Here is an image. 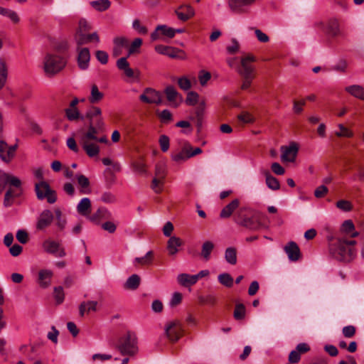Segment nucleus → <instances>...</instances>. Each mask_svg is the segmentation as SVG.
<instances>
[{
    "mask_svg": "<svg viewBox=\"0 0 364 364\" xmlns=\"http://www.w3.org/2000/svg\"><path fill=\"white\" fill-rule=\"evenodd\" d=\"M233 220L236 224L249 230H255L259 228L256 213L248 206L239 208L234 214Z\"/></svg>",
    "mask_w": 364,
    "mask_h": 364,
    "instance_id": "1",
    "label": "nucleus"
},
{
    "mask_svg": "<svg viewBox=\"0 0 364 364\" xmlns=\"http://www.w3.org/2000/svg\"><path fill=\"white\" fill-rule=\"evenodd\" d=\"M116 348L122 355L135 356L139 352L136 333L134 331H128L119 339Z\"/></svg>",
    "mask_w": 364,
    "mask_h": 364,
    "instance_id": "2",
    "label": "nucleus"
},
{
    "mask_svg": "<svg viewBox=\"0 0 364 364\" xmlns=\"http://www.w3.org/2000/svg\"><path fill=\"white\" fill-rule=\"evenodd\" d=\"M329 252L331 255L338 261L348 262L355 255L354 248H348L346 242L343 239H338L331 243L329 246Z\"/></svg>",
    "mask_w": 364,
    "mask_h": 364,
    "instance_id": "3",
    "label": "nucleus"
},
{
    "mask_svg": "<svg viewBox=\"0 0 364 364\" xmlns=\"http://www.w3.org/2000/svg\"><path fill=\"white\" fill-rule=\"evenodd\" d=\"M65 59L58 55L48 54L43 60V69L48 76H53L60 72L66 65Z\"/></svg>",
    "mask_w": 364,
    "mask_h": 364,
    "instance_id": "4",
    "label": "nucleus"
},
{
    "mask_svg": "<svg viewBox=\"0 0 364 364\" xmlns=\"http://www.w3.org/2000/svg\"><path fill=\"white\" fill-rule=\"evenodd\" d=\"M35 191L38 200L46 199L50 204L55 203L57 200L56 192L51 189L49 184L45 181L36 183Z\"/></svg>",
    "mask_w": 364,
    "mask_h": 364,
    "instance_id": "5",
    "label": "nucleus"
},
{
    "mask_svg": "<svg viewBox=\"0 0 364 364\" xmlns=\"http://www.w3.org/2000/svg\"><path fill=\"white\" fill-rule=\"evenodd\" d=\"M183 328L178 320L169 321L164 326V335L171 343L177 342L183 336Z\"/></svg>",
    "mask_w": 364,
    "mask_h": 364,
    "instance_id": "6",
    "label": "nucleus"
},
{
    "mask_svg": "<svg viewBox=\"0 0 364 364\" xmlns=\"http://www.w3.org/2000/svg\"><path fill=\"white\" fill-rule=\"evenodd\" d=\"M103 119H99L95 122H90L88 129L80 137V141H95L97 134L104 128Z\"/></svg>",
    "mask_w": 364,
    "mask_h": 364,
    "instance_id": "7",
    "label": "nucleus"
},
{
    "mask_svg": "<svg viewBox=\"0 0 364 364\" xmlns=\"http://www.w3.org/2000/svg\"><path fill=\"white\" fill-rule=\"evenodd\" d=\"M257 0H228V5L231 11L242 14L249 11L250 8Z\"/></svg>",
    "mask_w": 364,
    "mask_h": 364,
    "instance_id": "8",
    "label": "nucleus"
},
{
    "mask_svg": "<svg viewBox=\"0 0 364 364\" xmlns=\"http://www.w3.org/2000/svg\"><path fill=\"white\" fill-rule=\"evenodd\" d=\"M42 246L45 252L55 257H63L66 255L64 248L60 247V243L51 239L46 240Z\"/></svg>",
    "mask_w": 364,
    "mask_h": 364,
    "instance_id": "9",
    "label": "nucleus"
},
{
    "mask_svg": "<svg viewBox=\"0 0 364 364\" xmlns=\"http://www.w3.org/2000/svg\"><path fill=\"white\" fill-rule=\"evenodd\" d=\"M299 146L296 142H291L289 146H281V159L284 162H294L296 160Z\"/></svg>",
    "mask_w": 364,
    "mask_h": 364,
    "instance_id": "10",
    "label": "nucleus"
},
{
    "mask_svg": "<svg viewBox=\"0 0 364 364\" xmlns=\"http://www.w3.org/2000/svg\"><path fill=\"white\" fill-rule=\"evenodd\" d=\"M139 100L147 104L161 103V96L159 92L151 87L146 88L143 93L139 96Z\"/></svg>",
    "mask_w": 364,
    "mask_h": 364,
    "instance_id": "11",
    "label": "nucleus"
},
{
    "mask_svg": "<svg viewBox=\"0 0 364 364\" xmlns=\"http://www.w3.org/2000/svg\"><path fill=\"white\" fill-rule=\"evenodd\" d=\"M17 146V144L9 146L6 141L0 140V159L6 163H9L15 156Z\"/></svg>",
    "mask_w": 364,
    "mask_h": 364,
    "instance_id": "12",
    "label": "nucleus"
},
{
    "mask_svg": "<svg viewBox=\"0 0 364 364\" xmlns=\"http://www.w3.org/2000/svg\"><path fill=\"white\" fill-rule=\"evenodd\" d=\"M54 220V214L50 210H44L39 215L36 222V229L44 230L48 228Z\"/></svg>",
    "mask_w": 364,
    "mask_h": 364,
    "instance_id": "13",
    "label": "nucleus"
},
{
    "mask_svg": "<svg viewBox=\"0 0 364 364\" xmlns=\"http://www.w3.org/2000/svg\"><path fill=\"white\" fill-rule=\"evenodd\" d=\"M77 53V62L79 68L82 70H87L90 65V53L87 48H76Z\"/></svg>",
    "mask_w": 364,
    "mask_h": 364,
    "instance_id": "14",
    "label": "nucleus"
},
{
    "mask_svg": "<svg viewBox=\"0 0 364 364\" xmlns=\"http://www.w3.org/2000/svg\"><path fill=\"white\" fill-rule=\"evenodd\" d=\"M163 37L172 38L174 37L173 28L167 26L166 25H159L156 26L155 31L151 34V39L153 41L157 40H164Z\"/></svg>",
    "mask_w": 364,
    "mask_h": 364,
    "instance_id": "15",
    "label": "nucleus"
},
{
    "mask_svg": "<svg viewBox=\"0 0 364 364\" xmlns=\"http://www.w3.org/2000/svg\"><path fill=\"white\" fill-rule=\"evenodd\" d=\"M75 42L77 47H81L84 44H87L90 42H95L98 43L100 42V38L96 32L90 34H85L82 32H77L75 35Z\"/></svg>",
    "mask_w": 364,
    "mask_h": 364,
    "instance_id": "16",
    "label": "nucleus"
},
{
    "mask_svg": "<svg viewBox=\"0 0 364 364\" xmlns=\"http://www.w3.org/2000/svg\"><path fill=\"white\" fill-rule=\"evenodd\" d=\"M178 18L182 21H186L195 14L194 9L189 4L179 6L175 11Z\"/></svg>",
    "mask_w": 364,
    "mask_h": 364,
    "instance_id": "17",
    "label": "nucleus"
},
{
    "mask_svg": "<svg viewBox=\"0 0 364 364\" xmlns=\"http://www.w3.org/2000/svg\"><path fill=\"white\" fill-rule=\"evenodd\" d=\"M255 60L252 56H247L241 59V68L239 70V73L243 77H254V68L250 65V62Z\"/></svg>",
    "mask_w": 364,
    "mask_h": 364,
    "instance_id": "18",
    "label": "nucleus"
},
{
    "mask_svg": "<svg viewBox=\"0 0 364 364\" xmlns=\"http://www.w3.org/2000/svg\"><path fill=\"white\" fill-rule=\"evenodd\" d=\"M284 251L291 262H296L301 257L300 249L295 242H288L284 247Z\"/></svg>",
    "mask_w": 364,
    "mask_h": 364,
    "instance_id": "19",
    "label": "nucleus"
},
{
    "mask_svg": "<svg viewBox=\"0 0 364 364\" xmlns=\"http://www.w3.org/2000/svg\"><path fill=\"white\" fill-rule=\"evenodd\" d=\"M189 151H191V145L186 142L179 152L172 154L171 159L176 163H183L191 158Z\"/></svg>",
    "mask_w": 364,
    "mask_h": 364,
    "instance_id": "20",
    "label": "nucleus"
},
{
    "mask_svg": "<svg viewBox=\"0 0 364 364\" xmlns=\"http://www.w3.org/2000/svg\"><path fill=\"white\" fill-rule=\"evenodd\" d=\"M164 93L168 101H169L174 107H177L182 101V97L173 86L166 87Z\"/></svg>",
    "mask_w": 364,
    "mask_h": 364,
    "instance_id": "21",
    "label": "nucleus"
},
{
    "mask_svg": "<svg viewBox=\"0 0 364 364\" xmlns=\"http://www.w3.org/2000/svg\"><path fill=\"white\" fill-rule=\"evenodd\" d=\"M183 245V240L176 236H171L167 242V251L169 255L173 256L176 255L179 248Z\"/></svg>",
    "mask_w": 364,
    "mask_h": 364,
    "instance_id": "22",
    "label": "nucleus"
},
{
    "mask_svg": "<svg viewBox=\"0 0 364 364\" xmlns=\"http://www.w3.org/2000/svg\"><path fill=\"white\" fill-rule=\"evenodd\" d=\"M80 143L88 156L94 157L99 154L100 147L95 141L83 140L80 141Z\"/></svg>",
    "mask_w": 364,
    "mask_h": 364,
    "instance_id": "23",
    "label": "nucleus"
},
{
    "mask_svg": "<svg viewBox=\"0 0 364 364\" xmlns=\"http://www.w3.org/2000/svg\"><path fill=\"white\" fill-rule=\"evenodd\" d=\"M156 52L161 55H167L171 58H176L178 57V53L182 52L181 50L164 45H157L154 48Z\"/></svg>",
    "mask_w": 364,
    "mask_h": 364,
    "instance_id": "24",
    "label": "nucleus"
},
{
    "mask_svg": "<svg viewBox=\"0 0 364 364\" xmlns=\"http://www.w3.org/2000/svg\"><path fill=\"white\" fill-rule=\"evenodd\" d=\"M240 200L238 199L232 200L230 203L226 205L220 211V217L221 218H230L235 211L239 208Z\"/></svg>",
    "mask_w": 364,
    "mask_h": 364,
    "instance_id": "25",
    "label": "nucleus"
},
{
    "mask_svg": "<svg viewBox=\"0 0 364 364\" xmlns=\"http://www.w3.org/2000/svg\"><path fill=\"white\" fill-rule=\"evenodd\" d=\"M116 64L118 69L122 70L127 77H133L134 76V71L129 67L127 57L119 58Z\"/></svg>",
    "mask_w": 364,
    "mask_h": 364,
    "instance_id": "26",
    "label": "nucleus"
},
{
    "mask_svg": "<svg viewBox=\"0 0 364 364\" xmlns=\"http://www.w3.org/2000/svg\"><path fill=\"white\" fill-rule=\"evenodd\" d=\"M77 213L83 216H89L91 212V201L88 198H83L77 205Z\"/></svg>",
    "mask_w": 364,
    "mask_h": 364,
    "instance_id": "27",
    "label": "nucleus"
},
{
    "mask_svg": "<svg viewBox=\"0 0 364 364\" xmlns=\"http://www.w3.org/2000/svg\"><path fill=\"white\" fill-rule=\"evenodd\" d=\"M53 272L49 269H42L38 272V283L43 288H46L50 284Z\"/></svg>",
    "mask_w": 364,
    "mask_h": 364,
    "instance_id": "28",
    "label": "nucleus"
},
{
    "mask_svg": "<svg viewBox=\"0 0 364 364\" xmlns=\"http://www.w3.org/2000/svg\"><path fill=\"white\" fill-rule=\"evenodd\" d=\"M178 282L183 287H187L197 282V277L186 273H182L177 277Z\"/></svg>",
    "mask_w": 364,
    "mask_h": 364,
    "instance_id": "29",
    "label": "nucleus"
},
{
    "mask_svg": "<svg viewBox=\"0 0 364 364\" xmlns=\"http://www.w3.org/2000/svg\"><path fill=\"white\" fill-rule=\"evenodd\" d=\"M55 225L59 231H63L67 225L66 218L63 215L62 211L59 208L54 210Z\"/></svg>",
    "mask_w": 364,
    "mask_h": 364,
    "instance_id": "30",
    "label": "nucleus"
},
{
    "mask_svg": "<svg viewBox=\"0 0 364 364\" xmlns=\"http://www.w3.org/2000/svg\"><path fill=\"white\" fill-rule=\"evenodd\" d=\"M21 192V189L14 190L9 188L4 195V205L6 208L11 206L14 203V198L18 197Z\"/></svg>",
    "mask_w": 364,
    "mask_h": 364,
    "instance_id": "31",
    "label": "nucleus"
},
{
    "mask_svg": "<svg viewBox=\"0 0 364 364\" xmlns=\"http://www.w3.org/2000/svg\"><path fill=\"white\" fill-rule=\"evenodd\" d=\"M87 119L90 122H95L99 119H102L101 109L97 107H92L88 109L85 117H81V119Z\"/></svg>",
    "mask_w": 364,
    "mask_h": 364,
    "instance_id": "32",
    "label": "nucleus"
},
{
    "mask_svg": "<svg viewBox=\"0 0 364 364\" xmlns=\"http://www.w3.org/2000/svg\"><path fill=\"white\" fill-rule=\"evenodd\" d=\"M345 90L352 96L361 100H364V88L362 86L353 85L346 87Z\"/></svg>",
    "mask_w": 364,
    "mask_h": 364,
    "instance_id": "33",
    "label": "nucleus"
},
{
    "mask_svg": "<svg viewBox=\"0 0 364 364\" xmlns=\"http://www.w3.org/2000/svg\"><path fill=\"white\" fill-rule=\"evenodd\" d=\"M75 178L81 188L80 193L83 194L89 193L90 192L89 179L82 174L76 175Z\"/></svg>",
    "mask_w": 364,
    "mask_h": 364,
    "instance_id": "34",
    "label": "nucleus"
},
{
    "mask_svg": "<svg viewBox=\"0 0 364 364\" xmlns=\"http://www.w3.org/2000/svg\"><path fill=\"white\" fill-rule=\"evenodd\" d=\"M215 245L211 241H205L203 243L201 247V257L204 260L208 261L210 258V255L212 251L213 250Z\"/></svg>",
    "mask_w": 364,
    "mask_h": 364,
    "instance_id": "35",
    "label": "nucleus"
},
{
    "mask_svg": "<svg viewBox=\"0 0 364 364\" xmlns=\"http://www.w3.org/2000/svg\"><path fill=\"white\" fill-rule=\"evenodd\" d=\"M103 97L104 95L99 90L98 87L96 85H93L91 87L89 102L92 104L97 103L102 100Z\"/></svg>",
    "mask_w": 364,
    "mask_h": 364,
    "instance_id": "36",
    "label": "nucleus"
},
{
    "mask_svg": "<svg viewBox=\"0 0 364 364\" xmlns=\"http://www.w3.org/2000/svg\"><path fill=\"white\" fill-rule=\"evenodd\" d=\"M0 15L8 17L14 23H18L20 21L18 14L9 9L0 6Z\"/></svg>",
    "mask_w": 364,
    "mask_h": 364,
    "instance_id": "37",
    "label": "nucleus"
},
{
    "mask_svg": "<svg viewBox=\"0 0 364 364\" xmlns=\"http://www.w3.org/2000/svg\"><path fill=\"white\" fill-rule=\"evenodd\" d=\"M140 284V277L137 274H132L130 276L126 283L124 284V288L127 289H136Z\"/></svg>",
    "mask_w": 364,
    "mask_h": 364,
    "instance_id": "38",
    "label": "nucleus"
},
{
    "mask_svg": "<svg viewBox=\"0 0 364 364\" xmlns=\"http://www.w3.org/2000/svg\"><path fill=\"white\" fill-rule=\"evenodd\" d=\"M264 175L266 176V184L267 187L272 190L277 191L280 188L279 181L274 176H272L269 171H265Z\"/></svg>",
    "mask_w": 364,
    "mask_h": 364,
    "instance_id": "39",
    "label": "nucleus"
},
{
    "mask_svg": "<svg viewBox=\"0 0 364 364\" xmlns=\"http://www.w3.org/2000/svg\"><path fill=\"white\" fill-rule=\"evenodd\" d=\"M327 32L333 36H336L339 34V23L337 19L332 18L328 21Z\"/></svg>",
    "mask_w": 364,
    "mask_h": 364,
    "instance_id": "40",
    "label": "nucleus"
},
{
    "mask_svg": "<svg viewBox=\"0 0 364 364\" xmlns=\"http://www.w3.org/2000/svg\"><path fill=\"white\" fill-rule=\"evenodd\" d=\"M225 259L226 262L232 265L237 263V251L235 247H228L225 252Z\"/></svg>",
    "mask_w": 364,
    "mask_h": 364,
    "instance_id": "41",
    "label": "nucleus"
},
{
    "mask_svg": "<svg viewBox=\"0 0 364 364\" xmlns=\"http://www.w3.org/2000/svg\"><path fill=\"white\" fill-rule=\"evenodd\" d=\"M109 0H96L90 2L92 8L98 11H104L108 9L110 6Z\"/></svg>",
    "mask_w": 364,
    "mask_h": 364,
    "instance_id": "42",
    "label": "nucleus"
},
{
    "mask_svg": "<svg viewBox=\"0 0 364 364\" xmlns=\"http://www.w3.org/2000/svg\"><path fill=\"white\" fill-rule=\"evenodd\" d=\"M110 215V213L105 208H100L96 213L89 217V219L92 222H97L101 218H107Z\"/></svg>",
    "mask_w": 364,
    "mask_h": 364,
    "instance_id": "43",
    "label": "nucleus"
},
{
    "mask_svg": "<svg viewBox=\"0 0 364 364\" xmlns=\"http://www.w3.org/2000/svg\"><path fill=\"white\" fill-rule=\"evenodd\" d=\"M142 43L143 41L141 38H135L129 46L127 57L135 53H139L140 52V48L142 45Z\"/></svg>",
    "mask_w": 364,
    "mask_h": 364,
    "instance_id": "44",
    "label": "nucleus"
},
{
    "mask_svg": "<svg viewBox=\"0 0 364 364\" xmlns=\"http://www.w3.org/2000/svg\"><path fill=\"white\" fill-rule=\"evenodd\" d=\"M153 260V252L149 251L145 256L141 257H136L134 260V264L141 265H148L151 264Z\"/></svg>",
    "mask_w": 364,
    "mask_h": 364,
    "instance_id": "45",
    "label": "nucleus"
},
{
    "mask_svg": "<svg viewBox=\"0 0 364 364\" xmlns=\"http://www.w3.org/2000/svg\"><path fill=\"white\" fill-rule=\"evenodd\" d=\"M246 314L245 306L242 304H237L233 312L234 318L240 321L245 318Z\"/></svg>",
    "mask_w": 364,
    "mask_h": 364,
    "instance_id": "46",
    "label": "nucleus"
},
{
    "mask_svg": "<svg viewBox=\"0 0 364 364\" xmlns=\"http://www.w3.org/2000/svg\"><path fill=\"white\" fill-rule=\"evenodd\" d=\"M219 282L226 287H231L233 285V278L228 273H223L218 275Z\"/></svg>",
    "mask_w": 364,
    "mask_h": 364,
    "instance_id": "47",
    "label": "nucleus"
},
{
    "mask_svg": "<svg viewBox=\"0 0 364 364\" xmlns=\"http://www.w3.org/2000/svg\"><path fill=\"white\" fill-rule=\"evenodd\" d=\"M164 180L154 177L151 181V188L156 193H160L164 188Z\"/></svg>",
    "mask_w": 364,
    "mask_h": 364,
    "instance_id": "48",
    "label": "nucleus"
},
{
    "mask_svg": "<svg viewBox=\"0 0 364 364\" xmlns=\"http://www.w3.org/2000/svg\"><path fill=\"white\" fill-rule=\"evenodd\" d=\"M7 78V69L6 63L0 59V90L4 86Z\"/></svg>",
    "mask_w": 364,
    "mask_h": 364,
    "instance_id": "49",
    "label": "nucleus"
},
{
    "mask_svg": "<svg viewBox=\"0 0 364 364\" xmlns=\"http://www.w3.org/2000/svg\"><path fill=\"white\" fill-rule=\"evenodd\" d=\"M166 176V166L164 163H158L155 166V177L165 180Z\"/></svg>",
    "mask_w": 364,
    "mask_h": 364,
    "instance_id": "50",
    "label": "nucleus"
},
{
    "mask_svg": "<svg viewBox=\"0 0 364 364\" xmlns=\"http://www.w3.org/2000/svg\"><path fill=\"white\" fill-rule=\"evenodd\" d=\"M65 112L68 119L70 121H74L81 118L80 112L77 108L68 107L65 109Z\"/></svg>",
    "mask_w": 364,
    "mask_h": 364,
    "instance_id": "51",
    "label": "nucleus"
},
{
    "mask_svg": "<svg viewBox=\"0 0 364 364\" xmlns=\"http://www.w3.org/2000/svg\"><path fill=\"white\" fill-rule=\"evenodd\" d=\"M348 67V63L345 59H339L338 62L331 68L333 70L339 73H346Z\"/></svg>",
    "mask_w": 364,
    "mask_h": 364,
    "instance_id": "52",
    "label": "nucleus"
},
{
    "mask_svg": "<svg viewBox=\"0 0 364 364\" xmlns=\"http://www.w3.org/2000/svg\"><path fill=\"white\" fill-rule=\"evenodd\" d=\"M132 28L139 34L145 35L148 32V29L145 26H143L139 19H134L132 22Z\"/></svg>",
    "mask_w": 364,
    "mask_h": 364,
    "instance_id": "53",
    "label": "nucleus"
},
{
    "mask_svg": "<svg viewBox=\"0 0 364 364\" xmlns=\"http://www.w3.org/2000/svg\"><path fill=\"white\" fill-rule=\"evenodd\" d=\"M6 176L7 177L6 184L9 183L18 189H21V181L18 178L8 173H6Z\"/></svg>",
    "mask_w": 364,
    "mask_h": 364,
    "instance_id": "54",
    "label": "nucleus"
},
{
    "mask_svg": "<svg viewBox=\"0 0 364 364\" xmlns=\"http://www.w3.org/2000/svg\"><path fill=\"white\" fill-rule=\"evenodd\" d=\"M100 200L105 203H114L116 202V196L109 191H106L102 193Z\"/></svg>",
    "mask_w": 364,
    "mask_h": 364,
    "instance_id": "55",
    "label": "nucleus"
},
{
    "mask_svg": "<svg viewBox=\"0 0 364 364\" xmlns=\"http://www.w3.org/2000/svg\"><path fill=\"white\" fill-rule=\"evenodd\" d=\"M198 97L199 95L197 92L193 91L189 92L186 99V103L188 105H195L198 101Z\"/></svg>",
    "mask_w": 364,
    "mask_h": 364,
    "instance_id": "56",
    "label": "nucleus"
},
{
    "mask_svg": "<svg viewBox=\"0 0 364 364\" xmlns=\"http://www.w3.org/2000/svg\"><path fill=\"white\" fill-rule=\"evenodd\" d=\"M356 332V328L354 326L349 325L344 326L342 329V333L344 337L347 338H353Z\"/></svg>",
    "mask_w": 364,
    "mask_h": 364,
    "instance_id": "57",
    "label": "nucleus"
},
{
    "mask_svg": "<svg viewBox=\"0 0 364 364\" xmlns=\"http://www.w3.org/2000/svg\"><path fill=\"white\" fill-rule=\"evenodd\" d=\"M240 44L237 40L236 38H232L231 43L227 46L226 50L229 54H235L238 52Z\"/></svg>",
    "mask_w": 364,
    "mask_h": 364,
    "instance_id": "58",
    "label": "nucleus"
},
{
    "mask_svg": "<svg viewBox=\"0 0 364 364\" xmlns=\"http://www.w3.org/2000/svg\"><path fill=\"white\" fill-rule=\"evenodd\" d=\"M159 116L162 123L166 124L173 120L172 114L168 109H164Z\"/></svg>",
    "mask_w": 364,
    "mask_h": 364,
    "instance_id": "59",
    "label": "nucleus"
},
{
    "mask_svg": "<svg viewBox=\"0 0 364 364\" xmlns=\"http://www.w3.org/2000/svg\"><path fill=\"white\" fill-rule=\"evenodd\" d=\"M161 149L163 152H166L169 149V138L166 135H161L159 140Z\"/></svg>",
    "mask_w": 364,
    "mask_h": 364,
    "instance_id": "60",
    "label": "nucleus"
},
{
    "mask_svg": "<svg viewBox=\"0 0 364 364\" xmlns=\"http://www.w3.org/2000/svg\"><path fill=\"white\" fill-rule=\"evenodd\" d=\"M178 84L181 89L188 90L191 87V82L186 77H181L178 79Z\"/></svg>",
    "mask_w": 364,
    "mask_h": 364,
    "instance_id": "61",
    "label": "nucleus"
},
{
    "mask_svg": "<svg viewBox=\"0 0 364 364\" xmlns=\"http://www.w3.org/2000/svg\"><path fill=\"white\" fill-rule=\"evenodd\" d=\"M114 45L121 48H127L129 46V41L125 37H116L113 40Z\"/></svg>",
    "mask_w": 364,
    "mask_h": 364,
    "instance_id": "62",
    "label": "nucleus"
},
{
    "mask_svg": "<svg viewBox=\"0 0 364 364\" xmlns=\"http://www.w3.org/2000/svg\"><path fill=\"white\" fill-rule=\"evenodd\" d=\"M182 294L180 292H174L171 296L169 302V305L171 307H174L178 305L182 301Z\"/></svg>",
    "mask_w": 364,
    "mask_h": 364,
    "instance_id": "63",
    "label": "nucleus"
},
{
    "mask_svg": "<svg viewBox=\"0 0 364 364\" xmlns=\"http://www.w3.org/2000/svg\"><path fill=\"white\" fill-rule=\"evenodd\" d=\"M17 240L21 244H26L28 240V235L26 231L18 230L16 235Z\"/></svg>",
    "mask_w": 364,
    "mask_h": 364,
    "instance_id": "64",
    "label": "nucleus"
}]
</instances>
